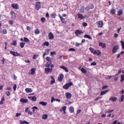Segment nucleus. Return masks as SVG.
<instances>
[{
	"instance_id": "nucleus-25",
	"label": "nucleus",
	"mask_w": 124,
	"mask_h": 124,
	"mask_svg": "<svg viewBox=\"0 0 124 124\" xmlns=\"http://www.w3.org/2000/svg\"><path fill=\"white\" fill-rule=\"evenodd\" d=\"M52 63L51 61L48 62L45 65L46 67H50V65L52 64Z\"/></svg>"
},
{
	"instance_id": "nucleus-38",
	"label": "nucleus",
	"mask_w": 124,
	"mask_h": 124,
	"mask_svg": "<svg viewBox=\"0 0 124 124\" xmlns=\"http://www.w3.org/2000/svg\"><path fill=\"white\" fill-rule=\"evenodd\" d=\"M81 71L83 73H86V70L84 69V68L83 67H82L81 70Z\"/></svg>"
},
{
	"instance_id": "nucleus-61",
	"label": "nucleus",
	"mask_w": 124,
	"mask_h": 124,
	"mask_svg": "<svg viewBox=\"0 0 124 124\" xmlns=\"http://www.w3.org/2000/svg\"><path fill=\"white\" fill-rule=\"evenodd\" d=\"M108 87V86L107 85H105L103 86L102 87V89H106Z\"/></svg>"
},
{
	"instance_id": "nucleus-41",
	"label": "nucleus",
	"mask_w": 124,
	"mask_h": 124,
	"mask_svg": "<svg viewBox=\"0 0 124 124\" xmlns=\"http://www.w3.org/2000/svg\"><path fill=\"white\" fill-rule=\"evenodd\" d=\"M124 99V94L122 95V96H121L120 98V100H120L119 101L120 102L122 101Z\"/></svg>"
},
{
	"instance_id": "nucleus-8",
	"label": "nucleus",
	"mask_w": 124,
	"mask_h": 124,
	"mask_svg": "<svg viewBox=\"0 0 124 124\" xmlns=\"http://www.w3.org/2000/svg\"><path fill=\"white\" fill-rule=\"evenodd\" d=\"M63 77L64 76L63 74H59L58 78V81L59 82L61 81L63 79Z\"/></svg>"
},
{
	"instance_id": "nucleus-48",
	"label": "nucleus",
	"mask_w": 124,
	"mask_h": 124,
	"mask_svg": "<svg viewBox=\"0 0 124 124\" xmlns=\"http://www.w3.org/2000/svg\"><path fill=\"white\" fill-rule=\"evenodd\" d=\"M16 40H14L13 41L12 44V45H14L15 46L16 45Z\"/></svg>"
},
{
	"instance_id": "nucleus-30",
	"label": "nucleus",
	"mask_w": 124,
	"mask_h": 124,
	"mask_svg": "<svg viewBox=\"0 0 124 124\" xmlns=\"http://www.w3.org/2000/svg\"><path fill=\"white\" fill-rule=\"evenodd\" d=\"M20 47L21 48H23L25 44V43L24 42H21L20 43Z\"/></svg>"
},
{
	"instance_id": "nucleus-40",
	"label": "nucleus",
	"mask_w": 124,
	"mask_h": 124,
	"mask_svg": "<svg viewBox=\"0 0 124 124\" xmlns=\"http://www.w3.org/2000/svg\"><path fill=\"white\" fill-rule=\"evenodd\" d=\"M51 16L52 18H55L56 17V15L55 13H53L51 14Z\"/></svg>"
},
{
	"instance_id": "nucleus-18",
	"label": "nucleus",
	"mask_w": 124,
	"mask_h": 124,
	"mask_svg": "<svg viewBox=\"0 0 124 124\" xmlns=\"http://www.w3.org/2000/svg\"><path fill=\"white\" fill-rule=\"evenodd\" d=\"M29 109V107L26 108L25 109V111L26 112H28L29 114H30L31 115H32V112L30 111V110H28Z\"/></svg>"
},
{
	"instance_id": "nucleus-21",
	"label": "nucleus",
	"mask_w": 124,
	"mask_h": 124,
	"mask_svg": "<svg viewBox=\"0 0 124 124\" xmlns=\"http://www.w3.org/2000/svg\"><path fill=\"white\" fill-rule=\"evenodd\" d=\"M25 90L28 93L32 92V90L31 88H26Z\"/></svg>"
},
{
	"instance_id": "nucleus-7",
	"label": "nucleus",
	"mask_w": 124,
	"mask_h": 124,
	"mask_svg": "<svg viewBox=\"0 0 124 124\" xmlns=\"http://www.w3.org/2000/svg\"><path fill=\"white\" fill-rule=\"evenodd\" d=\"M83 33V32L79 30H77L75 31V33L77 37L79 35L81 34L82 33Z\"/></svg>"
},
{
	"instance_id": "nucleus-54",
	"label": "nucleus",
	"mask_w": 124,
	"mask_h": 124,
	"mask_svg": "<svg viewBox=\"0 0 124 124\" xmlns=\"http://www.w3.org/2000/svg\"><path fill=\"white\" fill-rule=\"evenodd\" d=\"M66 107L65 106H64L62 107V109L63 111H65L66 109Z\"/></svg>"
},
{
	"instance_id": "nucleus-13",
	"label": "nucleus",
	"mask_w": 124,
	"mask_h": 124,
	"mask_svg": "<svg viewBox=\"0 0 124 124\" xmlns=\"http://www.w3.org/2000/svg\"><path fill=\"white\" fill-rule=\"evenodd\" d=\"M11 6L12 8L14 9H17L18 8V6L17 4L15 3L12 4Z\"/></svg>"
},
{
	"instance_id": "nucleus-31",
	"label": "nucleus",
	"mask_w": 124,
	"mask_h": 124,
	"mask_svg": "<svg viewBox=\"0 0 124 124\" xmlns=\"http://www.w3.org/2000/svg\"><path fill=\"white\" fill-rule=\"evenodd\" d=\"M69 111L71 113H73L74 111V108L72 107H70V108Z\"/></svg>"
},
{
	"instance_id": "nucleus-9",
	"label": "nucleus",
	"mask_w": 124,
	"mask_h": 124,
	"mask_svg": "<svg viewBox=\"0 0 124 124\" xmlns=\"http://www.w3.org/2000/svg\"><path fill=\"white\" fill-rule=\"evenodd\" d=\"M48 39H52L54 38L53 34L51 32H50L48 35Z\"/></svg>"
},
{
	"instance_id": "nucleus-5",
	"label": "nucleus",
	"mask_w": 124,
	"mask_h": 124,
	"mask_svg": "<svg viewBox=\"0 0 124 124\" xmlns=\"http://www.w3.org/2000/svg\"><path fill=\"white\" fill-rule=\"evenodd\" d=\"M41 2H37L36 3V5L35 6V9L37 10H39L40 8L41 5L40 3Z\"/></svg>"
},
{
	"instance_id": "nucleus-64",
	"label": "nucleus",
	"mask_w": 124,
	"mask_h": 124,
	"mask_svg": "<svg viewBox=\"0 0 124 124\" xmlns=\"http://www.w3.org/2000/svg\"><path fill=\"white\" fill-rule=\"evenodd\" d=\"M6 93L8 96H9L10 95V92L8 91H7L6 92Z\"/></svg>"
},
{
	"instance_id": "nucleus-4",
	"label": "nucleus",
	"mask_w": 124,
	"mask_h": 124,
	"mask_svg": "<svg viewBox=\"0 0 124 124\" xmlns=\"http://www.w3.org/2000/svg\"><path fill=\"white\" fill-rule=\"evenodd\" d=\"M119 46L116 45L114 46L112 49V52L113 54H115L117 51V50L119 49Z\"/></svg>"
},
{
	"instance_id": "nucleus-39",
	"label": "nucleus",
	"mask_w": 124,
	"mask_h": 124,
	"mask_svg": "<svg viewBox=\"0 0 124 124\" xmlns=\"http://www.w3.org/2000/svg\"><path fill=\"white\" fill-rule=\"evenodd\" d=\"M23 41L26 42H29L30 41L27 38H24Z\"/></svg>"
},
{
	"instance_id": "nucleus-59",
	"label": "nucleus",
	"mask_w": 124,
	"mask_h": 124,
	"mask_svg": "<svg viewBox=\"0 0 124 124\" xmlns=\"http://www.w3.org/2000/svg\"><path fill=\"white\" fill-rule=\"evenodd\" d=\"M82 24L84 27L86 26L87 25V23L85 22H83Z\"/></svg>"
},
{
	"instance_id": "nucleus-53",
	"label": "nucleus",
	"mask_w": 124,
	"mask_h": 124,
	"mask_svg": "<svg viewBox=\"0 0 124 124\" xmlns=\"http://www.w3.org/2000/svg\"><path fill=\"white\" fill-rule=\"evenodd\" d=\"M113 111V110H108L107 111H106V113H110L112 112Z\"/></svg>"
},
{
	"instance_id": "nucleus-35",
	"label": "nucleus",
	"mask_w": 124,
	"mask_h": 124,
	"mask_svg": "<svg viewBox=\"0 0 124 124\" xmlns=\"http://www.w3.org/2000/svg\"><path fill=\"white\" fill-rule=\"evenodd\" d=\"M116 11V10L115 9H113L111 10L110 12L111 14H115Z\"/></svg>"
},
{
	"instance_id": "nucleus-1",
	"label": "nucleus",
	"mask_w": 124,
	"mask_h": 124,
	"mask_svg": "<svg viewBox=\"0 0 124 124\" xmlns=\"http://www.w3.org/2000/svg\"><path fill=\"white\" fill-rule=\"evenodd\" d=\"M73 85V84L71 82L67 84H65V85H64V86H63V88L64 89H67L70 86L72 85Z\"/></svg>"
},
{
	"instance_id": "nucleus-24",
	"label": "nucleus",
	"mask_w": 124,
	"mask_h": 124,
	"mask_svg": "<svg viewBox=\"0 0 124 124\" xmlns=\"http://www.w3.org/2000/svg\"><path fill=\"white\" fill-rule=\"evenodd\" d=\"M109 91L108 90H107L105 91L101 92L100 94L101 95H103L105 94L107 92H108Z\"/></svg>"
},
{
	"instance_id": "nucleus-17",
	"label": "nucleus",
	"mask_w": 124,
	"mask_h": 124,
	"mask_svg": "<svg viewBox=\"0 0 124 124\" xmlns=\"http://www.w3.org/2000/svg\"><path fill=\"white\" fill-rule=\"evenodd\" d=\"M20 101L23 103H24L28 102V100L26 99L22 98L20 100Z\"/></svg>"
},
{
	"instance_id": "nucleus-29",
	"label": "nucleus",
	"mask_w": 124,
	"mask_h": 124,
	"mask_svg": "<svg viewBox=\"0 0 124 124\" xmlns=\"http://www.w3.org/2000/svg\"><path fill=\"white\" fill-rule=\"evenodd\" d=\"M20 123L21 124H23L24 123H25L26 124H29V123L28 122H26L25 120H24L23 121L22 120H21L20 121Z\"/></svg>"
},
{
	"instance_id": "nucleus-56",
	"label": "nucleus",
	"mask_w": 124,
	"mask_h": 124,
	"mask_svg": "<svg viewBox=\"0 0 124 124\" xmlns=\"http://www.w3.org/2000/svg\"><path fill=\"white\" fill-rule=\"evenodd\" d=\"M81 44L80 43H78L76 42L75 43V46L76 47L79 46Z\"/></svg>"
},
{
	"instance_id": "nucleus-37",
	"label": "nucleus",
	"mask_w": 124,
	"mask_h": 124,
	"mask_svg": "<svg viewBox=\"0 0 124 124\" xmlns=\"http://www.w3.org/2000/svg\"><path fill=\"white\" fill-rule=\"evenodd\" d=\"M35 33L37 34H38L40 33V31L38 29L34 31Z\"/></svg>"
},
{
	"instance_id": "nucleus-34",
	"label": "nucleus",
	"mask_w": 124,
	"mask_h": 124,
	"mask_svg": "<svg viewBox=\"0 0 124 124\" xmlns=\"http://www.w3.org/2000/svg\"><path fill=\"white\" fill-rule=\"evenodd\" d=\"M46 21V19L44 17H42L41 19V21L42 23H44Z\"/></svg>"
},
{
	"instance_id": "nucleus-22",
	"label": "nucleus",
	"mask_w": 124,
	"mask_h": 124,
	"mask_svg": "<svg viewBox=\"0 0 124 124\" xmlns=\"http://www.w3.org/2000/svg\"><path fill=\"white\" fill-rule=\"evenodd\" d=\"M36 70V69L34 68H32L31 69V75H33L34 74Z\"/></svg>"
},
{
	"instance_id": "nucleus-49",
	"label": "nucleus",
	"mask_w": 124,
	"mask_h": 124,
	"mask_svg": "<svg viewBox=\"0 0 124 124\" xmlns=\"http://www.w3.org/2000/svg\"><path fill=\"white\" fill-rule=\"evenodd\" d=\"M51 102L53 103L54 101H55V99H54V97H52L51 98Z\"/></svg>"
},
{
	"instance_id": "nucleus-26",
	"label": "nucleus",
	"mask_w": 124,
	"mask_h": 124,
	"mask_svg": "<svg viewBox=\"0 0 124 124\" xmlns=\"http://www.w3.org/2000/svg\"><path fill=\"white\" fill-rule=\"evenodd\" d=\"M78 18H80V19H82L83 18V15L80 13H78Z\"/></svg>"
},
{
	"instance_id": "nucleus-14",
	"label": "nucleus",
	"mask_w": 124,
	"mask_h": 124,
	"mask_svg": "<svg viewBox=\"0 0 124 124\" xmlns=\"http://www.w3.org/2000/svg\"><path fill=\"white\" fill-rule=\"evenodd\" d=\"M60 67L63 69L66 72H68L69 70L67 67L63 65H62L60 66Z\"/></svg>"
},
{
	"instance_id": "nucleus-33",
	"label": "nucleus",
	"mask_w": 124,
	"mask_h": 124,
	"mask_svg": "<svg viewBox=\"0 0 124 124\" xmlns=\"http://www.w3.org/2000/svg\"><path fill=\"white\" fill-rule=\"evenodd\" d=\"M121 79L120 81L121 82H123L124 81V75H121Z\"/></svg>"
},
{
	"instance_id": "nucleus-28",
	"label": "nucleus",
	"mask_w": 124,
	"mask_h": 124,
	"mask_svg": "<svg viewBox=\"0 0 124 124\" xmlns=\"http://www.w3.org/2000/svg\"><path fill=\"white\" fill-rule=\"evenodd\" d=\"M85 38H88L89 39H92V37L89 35L87 34H85L84 36Z\"/></svg>"
},
{
	"instance_id": "nucleus-57",
	"label": "nucleus",
	"mask_w": 124,
	"mask_h": 124,
	"mask_svg": "<svg viewBox=\"0 0 124 124\" xmlns=\"http://www.w3.org/2000/svg\"><path fill=\"white\" fill-rule=\"evenodd\" d=\"M49 54V53H47L46 52L44 53L43 55V58H44V56L46 55H48Z\"/></svg>"
},
{
	"instance_id": "nucleus-47",
	"label": "nucleus",
	"mask_w": 124,
	"mask_h": 124,
	"mask_svg": "<svg viewBox=\"0 0 124 124\" xmlns=\"http://www.w3.org/2000/svg\"><path fill=\"white\" fill-rule=\"evenodd\" d=\"M46 59L47 61H48V62L51 61V60L50 58L49 57H46Z\"/></svg>"
},
{
	"instance_id": "nucleus-10",
	"label": "nucleus",
	"mask_w": 124,
	"mask_h": 124,
	"mask_svg": "<svg viewBox=\"0 0 124 124\" xmlns=\"http://www.w3.org/2000/svg\"><path fill=\"white\" fill-rule=\"evenodd\" d=\"M96 23L98 25V26L100 27H102L103 25V22L101 21H99L97 22H96Z\"/></svg>"
},
{
	"instance_id": "nucleus-42",
	"label": "nucleus",
	"mask_w": 124,
	"mask_h": 124,
	"mask_svg": "<svg viewBox=\"0 0 124 124\" xmlns=\"http://www.w3.org/2000/svg\"><path fill=\"white\" fill-rule=\"evenodd\" d=\"M43 45L44 46L46 45L47 46H48L49 45V43L48 42L46 41L43 43Z\"/></svg>"
},
{
	"instance_id": "nucleus-63",
	"label": "nucleus",
	"mask_w": 124,
	"mask_h": 124,
	"mask_svg": "<svg viewBox=\"0 0 124 124\" xmlns=\"http://www.w3.org/2000/svg\"><path fill=\"white\" fill-rule=\"evenodd\" d=\"M96 64V63L95 62H93L91 63V65L94 66Z\"/></svg>"
},
{
	"instance_id": "nucleus-45",
	"label": "nucleus",
	"mask_w": 124,
	"mask_h": 124,
	"mask_svg": "<svg viewBox=\"0 0 124 124\" xmlns=\"http://www.w3.org/2000/svg\"><path fill=\"white\" fill-rule=\"evenodd\" d=\"M69 51H75V49L73 48H71L69 49Z\"/></svg>"
},
{
	"instance_id": "nucleus-46",
	"label": "nucleus",
	"mask_w": 124,
	"mask_h": 124,
	"mask_svg": "<svg viewBox=\"0 0 124 124\" xmlns=\"http://www.w3.org/2000/svg\"><path fill=\"white\" fill-rule=\"evenodd\" d=\"M120 42L121 44L122 45V48L124 49V42L122 41H121Z\"/></svg>"
},
{
	"instance_id": "nucleus-32",
	"label": "nucleus",
	"mask_w": 124,
	"mask_h": 124,
	"mask_svg": "<svg viewBox=\"0 0 124 124\" xmlns=\"http://www.w3.org/2000/svg\"><path fill=\"white\" fill-rule=\"evenodd\" d=\"M89 49L90 51L92 53H93L94 54V51L96 50H95L94 48L91 47L89 48Z\"/></svg>"
},
{
	"instance_id": "nucleus-3",
	"label": "nucleus",
	"mask_w": 124,
	"mask_h": 124,
	"mask_svg": "<svg viewBox=\"0 0 124 124\" xmlns=\"http://www.w3.org/2000/svg\"><path fill=\"white\" fill-rule=\"evenodd\" d=\"M45 73L47 74H48L49 73L52 72V69L50 68H45Z\"/></svg>"
},
{
	"instance_id": "nucleus-19",
	"label": "nucleus",
	"mask_w": 124,
	"mask_h": 124,
	"mask_svg": "<svg viewBox=\"0 0 124 124\" xmlns=\"http://www.w3.org/2000/svg\"><path fill=\"white\" fill-rule=\"evenodd\" d=\"M28 98L30 99L31 98V100L34 101H36L37 99L36 97L35 96H34L33 97H28Z\"/></svg>"
},
{
	"instance_id": "nucleus-51",
	"label": "nucleus",
	"mask_w": 124,
	"mask_h": 124,
	"mask_svg": "<svg viewBox=\"0 0 124 124\" xmlns=\"http://www.w3.org/2000/svg\"><path fill=\"white\" fill-rule=\"evenodd\" d=\"M12 76L13 75V78L14 80H16V79L17 77L14 74H13L12 75Z\"/></svg>"
},
{
	"instance_id": "nucleus-43",
	"label": "nucleus",
	"mask_w": 124,
	"mask_h": 124,
	"mask_svg": "<svg viewBox=\"0 0 124 124\" xmlns=\"http://www.w3.org/2000/svg\"><path fill=\"white\" fill-rule=\"evenodd\" d=\"M32 109H33V113H34V111H35V110H38V108L37 107H33L32 108Z\"/></svg>"
},
{
	"instance_id": "nucleus-15",
	"label": "nucleus",
	"mask_w": 124,
	"mask_h": 124,
	"mask_svg": "<svg viewBox=\"0 0 124 124\" xmlns=\"http://www.w3.org/2000/svg\"><path fill=\"white\" fill-rule=\"evenodd\" d=\"M123 13V10L122 9H119L118 11L117 15L118 16H120L122 15Z\"/></svg>"
},
{
	"instance_id": "nucleus-27",
	"label": "nucleus",
	"mask_w": 124,
	"mask_h": 124,
	"mask_svg": "<svg viewBox=\"0 0 124 124\" xmlns=\"http://www.w3.org/2000/svg\"><path fill=\"white\" fill-rule=\"evenodd\" d=\"M39 104H41L44 106H46L47 104L46 102H44L43 101H41L39 103Z\"/></svg>"
},
{
	"instance_id": "nucleus-55",
	"label": "nucleus",
	"mask_w": 124,
	"mask_h": 124,
	"mask_svg": "<svg viewBox=\"0 0 124 124\" xmlns=\"http://www.w3.org/2000/svg\"><path fill=\"white\" fill-rule=\"evenodd\" d=\"M3 33L4 34H6L7 33V31L6 29H3Z\"/></svg>"
},
{
	"instance_id": "nucleus-12",
	"label": "nucleus",
	"mask_w": 124,
	"mask_h": 124,
	"mask_svg": "<svg viewBox=\"0 0 124 124\" xmlns=\"http://www.w3.org/2000/svg\"><path fill=\"white\" fill-rule=\"evenodd\" d=\"M65 96L68 99H69L71 98L72 95L70 93L68 92L66 93Z\"/></svg>"
},
{
	"instance_id": "nucleus-50",
	"label": "nucleus",
	"mask_w": 124,
	"mask_h": 124,
	"mask_svg": "<svg viewBox=\"0 0 124 124\" xmlns=\"http://www.w3.org/2000/svg\"><path fill=\"white\" fill-rule=\"evenodd\" d=\"M56 52L55 51L54 52H51L50 53L51 55L52 56H53L54 54H56Z\"/></svg>"
},
{
	"instance_id": "nucleus-60",
	"label": "nucleus",
	"mask_w": 124,
	"mask_h": 124,
	"mask_svg": "<svg viewBox=\"0 0 124 124\" xmlns=\"http://www.w3.org/2000/svg\"><path fill=\"white\" fill-rule=\"evenodd\" d=\"M38 56V55H37V56L36 55H35L34 56H33V58L35 60L36 59V58L37 57V56Z\"/></svg>"
},
{
	"instance_id": "nucleus-23",
	"label": "nucleus",
	"mask_w": 124,
	"mask_h": 124,
	"mask_svg": "<svg viewBox=\"0 0 124 124\" xmlns=\"http://www.w3.org/2000/svg\"><path fill=\"white\" fill-rule=\"evenodd\" d=\"M101 54V53L99 50H97L96 51V50L94 51V54H96L98 55H99Z\"/></svg>"
},
{
	"instance_id": "nucleus-36",
	"label": "nucleus",
	"mask_w": 124,
	"mask_h": 124,
	"mask_svg": "<svg viewBox=\"0 0 124 124\" xmlns=\"http://www.w3.org/2000/svg\"><path fill=\"white\" fill-rule=\"evenodd\" d=\"M47 117V116L46 114L43 115L42 116V118L44 119H46Z\"/></svg>"
},
{
	"instance_id": "nucleus-6",
	"label": "nucleus",
	"mask_w": 124,
	"mask_h": 124,
	"mask_svg": "<svg viewBox=\"0 0 124 124\" xmlns=\"http://www.w3.org/2000/svg\"><path fill=\"white\" fill-rule=\"evenodd\" d=\"M94 7L93 4H91L89 5L88 7H87L85 8V9L86 10H88L90 9H92Z\"/></svg>"
},
{
	"instance_id": "nucleus-2",
	"label": "nucleus",
	"mask_w": 124,
	"mask_h": 124,
	"mask_svg": "<svg viewBox=\"0 0 124 124\" xmlns=\"http://www.w3.org/2000/svg\"><path fill=\"white\" fill-rule=\"evenodd\" d=\"M10 53L14 56H20V54L18 53L17 52H16L15 51H10Z\"/></svg>"
},
{
	"instance_id": "nucleus-44",
	"label": "nucleus",
	"mask_w": 124,
	"mask_h": 124,
	"mask_svg": "<svg viewBox=\"0 0 124 124\" xmlns=\"http://www.w3.org/2000/svg\"><path fill=\"white\" fill-rule=\"evenodd\" d=\"M61 22L64 24H66V22L65 20L63 18L61 20Z\"/></svg>"
},
{
	"instance_id": "nucleus-20",
	"label": "nucleus",
	"mask_w": 124,
	"mask_h": 124,
	"mask_svg": "<svg viewBox=\"0 0 124 124\" xmlns=\"http://www.w3.org/2000/svg\"><path fill=\"white\" fill-rule=\"evenodd\" d=\"M117 99V98L116 97H111L110 98L109 100L113 101H116Z\"/></svg>"
},
{
	"instance_id": "nucleus-11",
	"label": "nucleus",
	"mask_w": 124,
	"mask_h": 124,
	"mask_svg": "<svg viewBox=\"0 0 124 124\" xmlns=\"http://www.w3.org/2000/svg\"><path fill=\"white\" fill-rule=\"evenodd\" d=\"M10 14L12 16H11L12 18L14 19L16 18V16L15 13L13 11H11Z\"/></svg>"
},
{
	"instance_id": "nucleus-52",
	"label": "nucleus",
	"mask_w": 124,
	"mask_h": 124,
	"mask_svg": "<svg viewBox=\"0 0 124 124\" xmlns=\"http://www.w3.org/2000/svg\"><path fill=\"white\" fill-rule=\"evenodd\" d=\"M17 88V85L16 84H14L13 87V88L14 91H15Z\"/></svg>"
},
{
	"instance_id": "nucleus-62",
	"label": "nucleus",
	"mask_w": 124,
	"mask_h": 124,
	"mask_svg": "<svg viewBox=\"0 0 124 124\" xmlns=\"http://www.w3.org/2000/svg\"><path fill=\"white\" fill-rule=\"evenodd\" d=\"M5 61V59L4 58H3L1 60V62H2V63L3 64H4Z\"/></svg>"
},
{
	"instance_id": "nucleus-16",
	"label": "nucleus",
	"mask_w": 124,
	"mask_h": 124,
	"mask_svg": "<svg viewBox=\"0 0 124 124\" xmlns=\"http://www.w3.org/2000/svg\"><path fill=\"white\" fill-rule=\"evenodd\" d=\"M99 46H101L102 48H104L106 47L105 44L103 43L102 42H99Z\"/></svg>"
},
{
	"instance_id": "nucleus-58",
	"label": "nucleus",
	"mask_w": 124,
	"mask_h": 124,
	"mask_svg": "<svg viewBox=\"0 0 124 124\" xmlns=\"http://www.w3.org/2000/svg\"><path fill=\"white\" fill-rule=\"evenodd\" d=\"M121 29H122L121 27H120V28L118 29L117 31V32L118 33H119L120 32V30Z\"/></svg>"
}]
</instances>
